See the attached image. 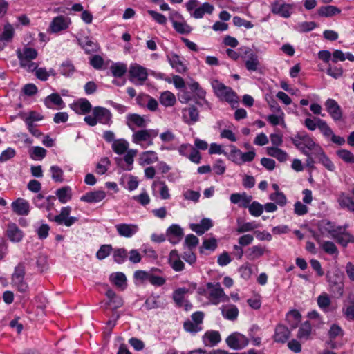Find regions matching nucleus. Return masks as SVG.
<instances>
[{"mask_svg": "<svg viewBox=\"0 0 354 354\" xmlns=\"http://www.w3.org/2000/svg\"><path fill=\"white\" fill-rule=\"evenodd\" d=\"M84 120L91 127L97 123L110 126L112 124V113L105 107L95 106L92 109V115L85 116Z\"/></svg>", "mask_w": 354, "mask_h": 354, "instance_id": "nucleus-1", "label": "nucleus"}, {"mask_svg": "<svg viewBox=\"0 0 354 354\" xmlns=\"http://www.w3.org/2000/svg\"><path fill=\"white\" fill-rule=\"evenodd\" d=\"M17 55L19 60L20 66L28 71H34L38 65L32 61L37 58L38 53L36 49L30 47H24L22 50H17Z\"/></svg>", "mask_w": 354, "mask_h": 354, "instance_id": "nucleus-2", "label": "nucleus"}, {"mask_svg": "<svg viewBox=\"0 0 354 354\" xmlns=\"http://www.w3.org/2000/svg\"><path fill=\"white\" fill-rule=\"evenodd\" d=\"M291 141L304 155L308 156L310 150L320 147L306 132H299L291 138Z\"/></svg>", "mask_w": 354, "mask_h": 354, "instance_id": "nucleus-3", "label": "nucleus"}, {"mask_svg": "<svg viewBox=\"0 0 354 354\" xmlns=\"http://www.w3.org/2000/svg\"><path fill=\"white\" fill-rule=\"evenodd\" d=\"M158 135V129H142L133 134L132 141L140 145L142 148H146L153 145V139Z\"/></svg>", "mask_w": 354, "mask_h": 354, "instance_id": "nucleus-4", "label": "nucleus"}, {"mask_svg": "<svg viewBox=\"0 0 354 354\" xmlns=\"http://www.w3.org/2000/svg\"><path fill=\"white\" fill-rule=\"evenodd\" d=\"M206 286L208 290L207 297L209 299L211 304L217 305L221 302H227L229 301V297L225 294L219 283L209 282Z\"/></svg>", "mask_w": 354, "mask_h": 354, "instance_id": "nucleus-5", "label": "nucleus"}, {"mask_svg": "<svg viewBox=\"0 0 354 354\" xmlns=\"http://www.w3.org/2000/svg\"><path fill=\"white\" fill-rule=\"evenodd\" d=\"M241 58L244 59L245 66L249 71H257L260 68L259 57L250 48L243 46L239 48Z\"/></svg>", "mask_w": 354, "mask_h": 354, "instance_id": "nucleus-6", "label": "nucleus"}, {"mask_svg": "<svg viewBox=\"0 0 354 354\" xmlns=\"http://www.w3.org/2000/svg\"><path fill=\"white\" fill-rule=\"evenodd\" d=\"M25 266L23 263H19L15 268L12 274L11 283L20 292H26L29 287L24 280Z\"/></svg>", "mask_w": 354, "mask_h": 354, "instance_id": "nucleus-7", "label": "nucleus"}, {"mask_svg": "<svg viewBox=\"0 0 354 354\" xmlns=\"http://www.w3.org/2000/svg\"><path fill=\"white\" fill-rule=\"evenodd\" d=\"M212 86L217 97L221 100L230 103L237 102V95L230 87L218 81H215Z\"/></svg>", "mask_w": 354, "mask_h": 354, "instance_id": "nucleus-8", "label": "nucleus"}, {"mask_svg": "<svg viewBox=\"0 0 354 354\" xmlns=\"http://www.w3.org/2000/svg\"><path fill=\"white\" fill-rule=\"evenodd\" d=\"M317 227L319 232V235L324 237H331L334 239L335 236L338 234L337 232L341 230V226H337L335 223L327 221H320L317 224Z\"/></svg>", "mask_w": 354, "mask_h": 354, "instance_id": "nucleus-9", "label": "nucleus"}, {"mask_svg": "<svg viewBox=\"0 0 354 354\" xmlns=\"http://www.w3.org/2000/svg\"><path fill=\"white\" fill-rule=\"evenodd\" d=\"M71 207L69 206L62 208L59 214L55 216L53 221L58 225H64L66 227H71L78 221L77 217L70 216Z\"/></svg>", "mask_w": 354, "mask_h": 354, "instance_id": "nucleus-10", "label": "nucleus"}, {"mask_svg": "<svg viewBox=\"0 0 354 354\" xmlns=\"http://www.w3.org/2000/svg\"><path fill=\"white\" fill-rule=\"evenodd\" d=\"M292 6L283 0H276L270 4V10L274 14L283 18L291 15Z\"/></svg>", "mask_w": 354, "mask_h": 354, "instance_id": "nucleus-11", "label": "nucleus"}, {"mask_svg": "<svg viewBox=\"0 0 354 354\" xmlns=\"http://www.w3.org/2000/svg\"><path fill=\"white\" fill-rule=\"evenodd\" d=\"M227 346L234 350H240L245 347L248 344V339L244 335L234 333L226 338Z\"/></svg>", "mask_w": 354, "mask_h": 354, "instance_id": "nucleus-12", "label": "nucleus"}, {"mask_svg": "<svg viewBox=\"0 0 354 354\" xmlns=\"http://www.w3.org/2000/svg\"><path fill=\"white\" fill-rule=\"evenodd\" d=\"M196 283H190L188 288H179L175 290L172 295V298L178 307H181L183 303L187 300L185 295L187 293H192L196 289Z\"/></svg>", "mask_w": 354, "mask_h": 354, "instance_id": "nucleus-13", "label": "nucleus"}, {"mask_svg": "<svg viewBox=\"0 0 354 354\" xmlns=\"http://www.w3.org/2000/svg\"><path fill=\"white\" fill-rule=\"evenodd\" d=\"M71 19L68 17L59 15L53 19L50 24L49 28L53 33L66 30L71 24Z\"/></svg>", "mask_w": 354, "mask_h": 354, "instance_id": "nucleus-14", "label": "nucleus"}, {"mask_svg": "<svg viewBox=\"0 0 354 354\" xmlns=\"http://www.w3.org/2000/svg\"><path fill=\"white\" fill-rule=\"evenodd\" d=\"M118 234L124 238H131L138 231L136 224L119 223L115 225Z\"/></svg>", "mask_w": 354, "mask_h": 354, "instance_id": "nucleus-15", "label": "nucleus"}, {"mask_svg": "<svg viewBox=\"0 0 354 354\" xmlns=\"http://www.w3.org/2000/svg\"><path fill=\"white\" fill-rule=\"evenodd\" d=\"M129 75L131 77V81L133 82L134 79H136L140 82V84H142L148 77L147 69L145 67L136 64L130 66Z\"/></svg>", "mask_w": 354, "mask_h": 354, "instance_id": "nucleus-16", "label": "nucleus"}, {"mask_svg": "<svg viewBox=\"0 0 354 354\" xmlns=\"http://www.w3.org/2000/svg\"><path fill=\"white\" fill-rule=\"evenodd\" d=\"M326 111L335 121H339L342 118L340 106L333 99H328L325 102Z\"/></svg>", "mask_w": 354, "mask_h": 354, "instance_id": "nucleus-17", "label": "nucleus"}, {"mask_svg": "<svg viewBox=\"0 0 354 354\" xmlns=\"http://www.w3.org/2000/svg\"><path fill=\"white\" fill-rule=\"evenodd\" d=\"M71 109L78 114H86L92 110V105L86 98H81L71 104Z\"/></svg>", "mask_w": 354, "mask_h": 354, "instance_id": "nucleus-18", "label": "nucleus"}, {"mask_svg": "<svg viewBox=\"0 0 354 354\" xmlns=\"http://www.w3.org/2000/svg\"><path fill=\"white\" fill-rule=\"evenodd\" d=\"M167 236L171 243L176 244L182 239L183 230L178 225L173 224L167 229Z\"/></svg>", "mask_w": 354, "mask_h": 354, "instance_id": "nucleus-19", "label": "nucleus"}, {"mask_svg": "<svg viewBox=\"0 0 354 354\" xmlns=\"http://www.w3.org/2000/svg\"><path fill=\"white\" fill-rule=\"evenodd\" d=\"M138 151L136 149H129L127 151L124 160L127 164V166L122 165V159L121 158H115L117 164L123 168L124 170L130 171L133 169V163L134 161V157L136 156Z\"/></svg>", "mask_w": 354, "mask_h": 354, "instance_id": "nucleus-20", "label": "nucleus"}, {"mask_svg": "<svg viewBox=\"0 0 354 354\" xmlns=\"http://www.w3.org/2000/svg\"><path fill=\"white\" fill-rule=\"evenodd\" d=\"M290 331L288 328L282 324H278L275 328L274 341L277 343H285L290 337Z\"/></svg>", "mask_w": 354, "mask_h": 354, "instance_id": "nucleus-21", "label": "nucleus"}, {"mask_svg": "<svg viewBox=\"0 0 354 354\" xmlns=\"http://www.w3.org/2000/svg\"><path fill=\"white\" fill-rule=\"evenodd\" d=\"M106 197V193L102 190L86 192L81 196L80 201L88 203H98Z\"/></svg>", "mask_w": 354, "mask_h": 354, "instance_id": "nucleus-22", "label": "nucleus"}, {"mask_svg": "<svg viewBox=\"0 0 354 354\" xmlns=\"http://www.w3.org/2000/svg\"><path fill=\"white\" fill-rule=\"evenodd\" d=\"M313 238L320 245L322 250L327 254H335L338 253V250L334 243L331 241H323L318 233H313Z\"/></svg>", "mask_w": 354, "mask_h": 354, "instance_id": "nucleus-23", "label": "nucleus"}, {"mask_svg": "<svg viewBox=\"0 0 354 354\" xmlns=\"http://www.w3.org/2000/svg\"><path fill=\"white\" fill-rule=\"evenodd\" d=\"M78 44L84 50L86 54H91L99 50L100 46L97 42L93 41L91 38L84 37L78 39Z\"/></svg>", "mask_w": 354, "mask_h": 354, "instance_id": "nucleus-24", "label": "nucleus"}, {"mask_svg": "<svg viewBox=\"0 0 354 354\" xmlns=\"http://www.w3.org/2000/svg\"><path fill=\"white\" fill-rule=\"evenodd\" d=\"M11 206L13 211L18 215H28L30 211L29 203L21 198L12 202Z\"/></svg>", "mask_w": 354, "mask_h": 354, "instance_id": "nucleus-25", "label": "nucleus"}, {"mask_svg": "<svg viewBox=\"0 0 354 354\" xmlns=\"http://www.w3.org/2000/svg\"><path fill=\"white\" fill-rule=\"evenodd\" d=\"M221 340L220 333L216 330L207 331L203 336V342L206 346H214Z\"/></svg>", "mask_w": 354, "mask_h": 354, "instance_id": "nucleus-26", "label": "nucleus"}, {"mask_svg": "<svg viewBox=\"0 0 354 354\" xmlns=\"http://www.w3.org/2000/svg\"><path fill=\"white\" fill-rule=\"evenodd\" d=\"M345 230V227L341 226V230L337 232L338 234L334 237V239L344 247H346L349 243H354V236L349 233L346 232Z\"/></svg>", "mask_w": 354, "mask_h": 354, "instance_id": "nucleus-27", "label": "nucleus"}, {"mask_svg": "<svg viewBox=\"0 0 354 354\" xmlns=\"http://www.w3.org/2000/svg\"><path fill=\"white\" fill-rule=\"evenodd\" d=\"M14 28L10 24H6L4 26L3 31L0 35V50H3L5 46V42L10 41L14 35Z\"/></svg>", "mask_w": 354, "mask_h": 354, "instance_id": "nucleus-28", "label": "nucleus"}, {"mask_svg": "<svg viewBox=\"0 0 354 354\" xmlns=\"http://www.w3.org/2000/svg\"><path fill=\"white\" fill-rule=\"evenodd\" d=\"M127 125L132 130H133V125L142 128L145 127L147 124L145 118L136 113L129 114L127 116Z\"/></svg>", "mask_w": 354, "mask_h": 354, "instance_id": "nucleus-29", "label": "nucleus"}, {"mask_svg": "<svg viewBox=\"0 0 354 354\" xmlns=\"http://www.w3.org/2000/svg\"><path fill=\"white\" fill-rule=\"evenodd\" d=\"M7 235L9 239L13 242H19L23 238L22 231L15 223L8 225Z\"/></svg>", "mask_w": 354, "mask_h": 354, "instance_id": "nucleus-30", "label": "nucleus"}, {"mask_svg": "<svg viewBox=\"0 0 354 354\" xmlns=\"http://www.w3.org/2000/svg\"><path fill=\"white\" fill-rule=\"evenodd\" d=\"M158 158L157 153L153 151H147L142 152L140 155L139 164L142 166L150 165L158 161Z\"/></svg>", "mask_w": 354, "mask_h": 354, "instance_id": "nucleus-31", "label": "nucleus"}, {"mask_svg": "<svg viewBox=\"0 0 354 354\" xmlns=\"http://www.w3.org/2000/svg\"><path fill=\"white\" fill-rule=\"evenodd\" d=\"M214 9V6L212 4L208 2H205L200 7L196 8L191 15L196 19H201L205 13L212 14Z\"/></svg>", "mask_w": 354, "mask_h": 354, "instance_id": "nucleus-32", "label": "nucleus"}, {"mask_svg": "<svg viewBox=\"0 0 354 354\" xmlns=\"http://www.w3.org/2000/svg\"><path fill=\"white\" fill-rule=\"evenodd\" d=\"M222 315L227 319L235 320L239 315V310L234 305H226L221 307Z\"/></svg>", "mask_w": 354, "mask_h": 354, "instance_id": "nucleus-33", "label": "nucleus"}, {"mask_svg": "<svg viewBox=\"0 0 354 354\" xmlns=\"http://www.w3.org/2000/svg\"><path fill=\"white\" fill-rule=\"evenodd\" d=\"M169 262L171 267L176 272L182 271L184 269L185 264L179 259L178 252L176 250L171 251Z\"/></svg>", "mask_w": 354, "mask_h": 354, "instance_id": "nucleus-34", "label": "nucleus"}, {"mask_svg": "<svg viewBox=\"0 0 354 354\" xmlns=\"http://www.w3.org/2000/svg\"><path fill=\"white\" fill-rule=\"evenodd\" d=\"M337 201L341 208L346 209L349 212L354 213V199L353 198L342 193Z\"/></svg>", "mask_w": 354, "mask_h": 354, "instance_id": "nucleus-35", "label": "nucleus"}, {"mask_svg": "<svg viewBox=\"0 0 354 354\" xmlns=\"http://www.w3.org/2000/svg\"><path fill=\"white\" fill-rule=\"evenodd\" d=\"M341 12V10L334 6H322L317 10V13L321 17H330Z\"/></svg>", "mask_w": 354, "mask_h": 354, "instance_id": "nucleus-36", "label": "nucleus"}, {"mask_svg": "<svg viewBox=\"0 0 354 354\" xmlns=\"http://www.w3.org/2000/svg\"><path fill=\"white\" fill-rule=\"evenodd\" d=\"M301 314L297 310H292L286 315V321L292 328H296L301 322Z\"/></svg>", "mask_w": 354, "mask_h": 354, "instance_id": "nucleus-37", "label": "nucleus"}, {"mask_svg": "<svg viewBox=\"0 0 354 354\" xmlns=\"http://www.w3.org/2000/svg\"><path fill=\"white\" fill-rule=\"evenodd\" d=\"M167 58L171 67L176 69L177 72L183 73L186 71V67L178 55L174 53L168 56Z\"/></svg>", "mask_w": 354, "mask_h": 354, "instance_id": "nucleus-38", "label": "nucleus"}, {"mask_svg": "<svg viewBox=\"0 0 354 354\" xmlns=\"http://www.w3.org/2000/svg\"><path fill=\"white\" fill-rule=\"evenodd\" d=\"M113 151L119 155H122L128 151L129 142L124 139L115 140L111 145Z\"/></svg>", "mask_w": 354, "mask_h": 354, "instance_id": "nucleus-39", "label": "nucleus"}, {"mask_svg": "<svg viewBox=\"0 0 354 354\" xmlns=\"http://www.w3.org/2000/svg\"><path fill=\"white\" fill-rule=\"evenodd\" d=\"M236 222H237L238 227H237L236 231L239 234L250 232V231H252L259 227V225L256 224L255 222L243 223L240 218H239L236 220Z\"/></svg>", "mask_w": 354, "mask_h": 354, "instance_id": "nucleus-40", "label": "nucleus"}, {"mask_svg": "<svg viewBox=\"0 0 354 354\" xmlns=\"http://www.w3.org/2000/svg\"><path fill=\"white\" fill-rule=\"evenodd\" d=\"M267 152L269 156L277 158L280 162H285L288 158L287 153L277 147H268Z\"/></svg>", "mask_w": 354, "mask_h": 354, "instance_id": "nucleus-41", "label": "nucleus"}, {"mask_svg": "<svg viewBox=\"0 0 354 354\" xmlns=\"http://www.w3.org/2000/svg\"><path fill=\"white\" fill-rule=\"evenodd\" d=\"M159 101L160 104L166 107L172 106L176 103V97L170 91H165L161 93Z\"/></svg>", "mask_w": 354, "mask_h": 354, "instance_id": "nucleus-42", "label": "nucleus"}, {"mask_svg": "<svg viewBox=\"0 0 354 354\" xmlns=\"http://www.w3.org/2000/svg\"><path fill=\"white\" fill-rule=\"evenodd\" d=\"M56 195L62 203H66L71 198V189L68 186L63 187L56 191Z\"/></svg>", "mask_w": 354, "mask_h": 354, "instance_id": "nucleus-43", "label": "nucleus"}, {"mask_svg": "<svg viewBox=\"0 0 354 354\" xmlns=\"http://www.w3.org/2000/svg\"><path fill=\"white\" fill-rule=\"evenodd\" d=\"M311 329L309 322H305L299 328L297 337L301 340H308L311 334Z\"/></svg>", "mask_w": 354, "mask_h": 354, "instance_id": "nucleus-44", "label": "nucleus"}, {"mask_svg": "<svg viewBox=\"0 0 354 354\" xmlns=\"http://www.w3.org/2000/svg\"><path fill=\"white\" fill-rule=\"evenodd\" d=\"M319 161L329 171L335 170V167L329 158L323 152L321 147L317 149Z\"/></svg>", "mask_w": 354, "mask_h": 354, "instance_id": "nucleus-45", "label": "nucleus"}, {"mask_svg": "<svg viewBox=\"0 0 354 354\" xmlns=\"http://www.w3.org/2000/svg\"><path fill=\"white\" fill-rule=\"evenodd\" d=\"M159 186L160 187V196L162 199L167 200L170 198V194L169 192V188L164 181H154L152 183V189L154 191L155 188Z\"/></svg>", "mask_w": 354, "mask_h": 354, "instance_id": "nucleus-46", "label": "nucleus"}, {"mask_svg": "<svg viewBox=\"0 0 354 354\" xmlns=\"http://www.w3.org/2000/svg\"><path fill=\"white\" fill-rule=\"evenodd\" d=\"M51 103L61 106V108L63 107L64 104L62 97L57 93H52L45 98L44 104L48 108H51Z\"/></svg>", "mask_w": 354, "mask_h": 354, "instance_id": "nucleus-47", "label": "nucleus"}, {"mask_svg": "<svg viewBox=\"0 0 354 354\" xmlns=\"http://www.w3.org/2000/svg\"><path fill=\"white\" fill-rule=\"evenodd\" d=\"M265 250L260 245L252 246L248 250L247 257L250 260H255L264 254Z\"/></svg>", "mask_w": 354, "mask_h": 354, "instance_id": "nucleus-48", "label": "nucleus"}, {"mask_svg": "<svg viewBox=\"0 0 354 354\" xmlns=\"http://www.w3.org/2000/svg\"><path fill=\"white\" fill-rule=\"evenodd\" d=\"M110 70L114 77H121L126 73L127 68L123 63H115L111 66Z\"/></svg>", "mask_w": 354, "mask_h": 354, "instance_id": "nucleus-49", "label": "nucleus"}, {"mask_svg": "<svg viewBox=\"0 0 354 354\" xmlns=\"http://www.w3.org/2000/svg\"><path fill=\"white\" fill-rule=\"evenodd\" d=\"M110 279L113 283L118 287H123L126 286L127 278L122 272H115L111 275Z\"/></svg>", "mask_w": 354, "mask_h": 354, "instance_id": "nucleus-50", "label": "nucleus"}, {"mask_svg": "<svg viewBox=\"0 0 354 354\" xmlns=\"http://www.w3.org/2000/svg\"><path fill=\"white\" fill-rule=\"evenodd\" d=\"M153 272H160L161 270L158 268H153L151 270V273L149 277V281L153 286H161L165 283V279L162 277L155 275Z\"/></svg>", "mask_w": 354, "mask_h": 354, "instance_id": "nucleus-51", "label": "nucleus"}, {"mask_svg": "<svg viewBox=\"0 0 354 354\" xmlns=\"http://www.w3.org/2000/svg\"><path fill=\"white\" fill-rule=\"evenodd\" d=\"M183 111L184 113H188L189 120L186 121L188 124H194L198 120V111L194 106H191L187 109H185ZM185 116V113H184V117Z\"/></svg>", "mask_w": 354, "mask_h": 354, "instance_id": "nucleus-52", "label": "nucleus"}, {"mask_svg": "<svg viewBox=\"0 0 354 354\" xmlns=\"http://www.w3.org/2000/svg\"><path fill=\"white\" fill-rule=\"evenodd\" d=\"M59 71L62 75L66 77H70L73 74L75 67L70 61L67 60L61 64Z\"/></svg>", "mask_w": 354, "mask_h": 354, "instance_id": "nucleus-53", "label": "nucleus"}, {"mask_svg": "<svg viewBox=\"0 0 354 354\" xmlns=\"http://www.w3.org/2000/svg\"><path fill=\"white\" fill-rule=\"evenodd\" d=\"M50 171L51 173V177L54 181L59 183L63 182L64 171L59 166H51L50 168Z\"/></svg>", "mask_w": 354, "mask_h": 354, "instance_id": "nucleus-54", "label": "nucleus"}, {"mask_svg": "<svg viewBox=\"0 0 354 354\" xmlns=\"http://www.w3.org/2000/svg\"><path fill=\"white\" fill-rule=\"evenodd\" d=\"M231 151L227 153L225 156L236 165H240L241 150L238 149L234 145H231Z\"/></svg>", "mask_w": 354, "mask_h": 354, "instance_id": "nucleus-55", "label": "nucleus"}, {"mask_svg": "<svg viewBox=\"0 0 354 354\" xmlns=\"http://www.w3.org/2000/svg\"><path fill=\"white\" fill-rule=\"evenodd\" d=\"M250 214L255 217L261 216L263 212V206L259 202L253 201L248 207Z\"/></svg>", "mask_w": 354, "mask_h": 354, "instance_id": "nucleus-56", "label": "nucleus"}, {"mask_svg": "<svg viewBox=\"0 0 354 354\" xmlns=\"http://www.w3.org/2000/svg\"><path fill=\"white\" fill-rule=\"evenodd\" d=\"M270 199L275 202V204L279 206L283 207L287 203V199L285 194L283 192H274L272 193L270 196Z\"/></svg>", "mask_w": 354, "mask_h": 354, "instance_id": "nucleus-57", "label": "nucleus"}, {"mask_svg": "<svg viewBox=\"0 0 354 354\" xmlns=\"http://www.w3.org/2000/svg\"><path fill=\"white\" fill-rule=\"evenodd\" d=\"M113 257L117 263H122L127 257V251L124 248H118L113 251Z\"/></svg>", "mask_w": 354, "mask_h": 354, "instance_id": "nucleus-58", "label": "nucleus"}, {"mask_svg": "<svg viewBox=\"0 0 354 354\" xmlns=\"http://www.w3.org/2000/svg\"><path fill=\"white\" fill-rule=\"evenodd\" d=\"M174 28L176 32L180 34H187L192 30V28L184 21L180 20L173 24Z\"/></svg>", "mask_w": 354, "mask_h": 354, "instance_id": "nucleus-59", "label": "nucleus"}, {"mask_svg": "<svg viewBox=\"0 0 354 354\" xmlns=\"http://www.w3.org/2000/svg\"><path fill=\"white\" fill-rule=\"evenodd\" d=\"M344 334V330L336 324H333L331 325L328 333L329 339H335L337 337H343Z\"/></svg>", "mask_w": 354, "mask_h": 354, "instance_id": "nucleus-60", "label": "nucleus"}, {"mask_svg": "<svg viewBox=\"0 0 354 354\" xmlns=\"http://www.w3.org/2000/svg\"><path fill=\"white\" fill-rule=\"evenodd\" d=\"M322 120V119L317 117L308 118L304 120V126L310 131H315L319 127V121Z\"/></svg>", "mask_w": 354, "mask_h": 354, "instance_id": "nucleus-61", "label": "nucleus"}, {"mask_svg": "<svg viewBox=\"0 0 354 354\" xmlns=\"http://www.w3.org/2000/svg\"><path fill=\"white\" fill-rule=\"evenodd\" d=\"M337 156L347 163H354V155L348 150L340 149L337 151Z\"/></svg>", "mask_w": 354, "mask_h": 354, "instance_id": "nucleus-62", "label": "nucleus"}, {"mask_svg": "<svg viewBox=\"0 0 354 354\" xmlns=\"http://www.w3.org/2000/svg\"><path fill=\"white\" fill-rule=\"evenodd\" d=\"M111 250V245H102L97 252L96 257L99 260H103L110 254Z\"/></svg>", "mask_w": 354, "mask_h": 354, "instance_id": "nucleus-63", "label": "nucleus"}, {"mask_svg": "<svg viewBox=\"0 0 354 354\" xmlns=\"http://www.w3.org/2000/svg\"><path fill=\"white\" fill-rule=\"evenodd\" d=\"M110 165V160L105 157L100 160L96 165V171L98 174L102 175L108 170V166Z\"/></svg>", "mask_w": 354, "mask_h": 354, "instance_id": "nucleus-64", "label": "nucleus"}]
</instances>
